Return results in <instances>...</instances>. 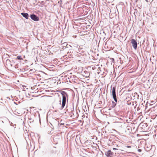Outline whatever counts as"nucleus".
Masks as SVG:
<instances>
[{"mask_svg": "<svg viewBox=\"0 0 157 157\" xmlns=\"http://www.w3.org/2000/svg\"><path fill=\"white\" fill-rule=\"evenodd\" d=\"M60 92L62 94V106L60 109H62L65 106L67 100V102L68 101V97L67 94L66 92L62 90L60 91Z\"/></svg>", "mask_w": 157, "mask_h": 157, "instance_id": "nucleus-1", "label": "nucleus"}, {"mask_svg": "<svg viewBox=\"0 0 157 157\" xmlns=\"http://www.w3.org/2000/svg\"><path fill=\"white\" fill-rule=\"evenodd\" d=\"M60 137L59 135H55L53 136V140L55 144H57L59 142Z\"/></svg>", "mask_w": 157, "mask_h": 157, "instance_id": "nucleus-2", "label": "nucleus"}, {"mask_svg": "<svg viewBox=\"0 0 157 157\" xmlns=\"http://www.w3.org/2000/svg\"><path fill=\"white\" fill-rule=\"evenodd\" d=\"M30 17L32 20L35 21H38L39 20V17L35 14H31Z\"/></svg>", "mask_w": 157, "mask_h": 157, "instance_id": "nucleus-3", "label": "nucleus"}, {"mask_svg": "<svg viewBox=\"0 0 157 157\" xmlns=\"http://www.w3.org/2000/svg\"><path fill=\"white\" fill-rule=\"evenodd\" d=\"M131 43L133 48L136 49L137 48V44L136 40L134 39H132L131 40Z\"/></svg>", "mask_w": 157, "mask_h": 157, "instance_id": "nucleus-4", "label": "nucleus"}, {"mask_svg": "<svg viewBox=\"0 0 157 157\" xmlns=\"http://www.w3.org/2000/svg\"><path fill=\"white\" fill-rule=\"evenodd\" d=\"M35 117V116L33 114H31L28 117V119L29 121L28 122V123L29 124L31 123L32 122H33L34 121V119Z\"/></svg>", "mask_w": 157, "mask_h": 157, "instance_id": "nucleus-5", "label": "nucleus"}, {"mask_svg": "<svg viewBox=\"0 0 157 157\" xmlns=\"http://www.w3.org/2000/svg\"><path fill=\"white\" fill-rule=\"evenodd\" d=\"M113 153L111 151L109 150L105 153V155L108 157H109L110 155H113Z\"/></svg>", "mask_w": 157, "mask_h": 157, "instance_id": "nucleus-6", "label": "nucleus"}, {"mask_svg": "<svg viewBox=\"0 0 157 157\" xmlns=\"http://www.w3.org/2000/svg\"><path fill=\"white\" fill-rule=\"evenodd\" d=\"M21 14L26 19H28L29 17V14L26 13H21Z\"/></svg>", "mask_w": 157, "mask_h": 157, "instance_id": "nucleus-7", "label": "nucleus"}, {"mask_svg": "<svg viewBox=\"0 0 157 157\" xmlns=\"http://www.w3.org/2000/svg\"><path fill=\"white\" fill-rule=\"evenodd\" d=\"M112 94L113 96H116V87H113L112 88Z\"/></svg>", "mask_w": 157, "mask_h": 157, "instance_id": "nucleus-8", "label": "nucleus"}, {"mask_svg": "<svg viewBox=\"0 0 157 157\" xmlns=\"http://www.w3.org/2000/svg\"><path fill=\"white\" fill-rule=\"evenodd\" d=\"M113 97L114 100L115 102H116L117 104H119V102L121 101V100H119V101H117L116 96H113Z\"/></svg>", "mask_w": 157, "mask_h": 157, "instance_id": "nucleus-9", "label": "nucleus"}, {"mask_svg": "<svg viewBox=\"0 0 157 157\" xmlns=\"http://www.w3.org/2000/svg\"><path fill=\"white\" fill-rule=\"evenodd\" d=\"M117 104V103H116V102H115L114 101H112V105H111L110 108H114L115 107V106H116Z\"/></svg>", "mask_w": 157, "mask_h": 157, "instance_id": "nucleus-10", "label": "nucleus"}, {"mask_svg": "<svg viewBox=\"0 0 157 157\" xmlns=\"http://www.w3.org/2000/svg\"><path fill=\"white\" fill-rule=\"evenodd\" d=\"M17 59L19 60H21L22 59L21 56H18L17 57Z\"/></svg>", "mask_w": 157, "mask_h": 157, "instance_id": "nucleus-11", "label": "nucleus"}, {"mask_svg": "<svg viewBox=\"0 0 157 157\" xmlns=\"http://www.w3.org/2000/svg\"><path fill=\"white\" fill-rule=\"evenodd\" d=\"M116 151H115V153H120V151H121V150H119H119H116Z\"/></svg>", "mask_w": 157, "mask_h": 157, "instance_id": "nucleus-12", "label": "nucleus"}, {"mask_svg": "<svg viewBox=\"0 0 157 157\" xmlns=\"http://www.w3.org/2000/svg\"><path fill=\"white\" fill-rule=\"evenodd\" d=\"M113 150H119V149L118 148H113Z\"/></svg>", "mask_w": 157, "mask_h": 157, "instance_id": "nucleus-13", "label": "nucleus"}, {"mask_svg": "<svg viewBox=\"0 0 157 157\" xmlns=\"http://www.w3.org/2000/svg\"><path fill=\"white\" fill-rule=\"evenodd\" d=\"M126 147H127V148H131V146H128V145H127V146H126Z\"/></svg>", "mask_w": 157, "mask_h": 157, "instance_id": "nucleus-14", "label": "nucleus"}, {"mask_svg": "<svg viewBox=\"0 0 157 157\" xmlns=\"http://www.w3.org/2000/svg\"><path fill=\"white\" fill-rule=\"evenodd\" d=\"M14 67L15 68H17V65H15Z\"/></svg>", "mask_w": 157, "mask_h": 157, "instance_id": "nucleus-15", "label": "nucleus"}, {"mask_svg": "<svg viewBox=\"0 0 157 157\" xmlns=\"http://www.w3.org/2000/svg\"><path fill=\"white\" fill-rule=\"evenodd\" d=\"M138 151L139 152H140L141 151V150L140 149H138Z\"/></svg>", "mask_w": 157, "mask_h": 157, "instance_id": "nucleus-16", "label": "nucleus"}, {"mask_svg": "<svg viewBox=\"0 0 157 157\" xmlns=\"http://www.w3.org/2000/svg\"><path fill=\"white\" fill-rule=\"evenodd\" d=\"M57 124H59V121H57Z\"/></svg>", "mask_w": 157, "mask_h": 157, "instance_id": "nucleus-17", "label": "nucleus"}, {"mask_svg": "<svg viewBox=\"0 0 157 157\" xmlns=\"http://www.w3.org/2000/svg\"><path fill=\"white\" fill-rule=\"evenodd\" d=\"M112 60L113 61H114V59L113 58H112Z\"/></svg>", "mask_w": 157, "mask_h": 157, "instance_id": "nucleus-18", "label": "nucleus"}, {"mask_svg": "<svg viewBox=\"0 0 157 157\" xmlns=\"http://www.w3.org/2000/svg\"><path fill=\"white\" fill-rule=\"evenodd\" d=\"M60 101V103H59V104H60V105H61V101Z\"/></svg>", "mask_w": 157, "mask_h": 157, "instance_id": "nucleus-19", "label": "nucleus"}, {"mask_svg": "<svg viewBox=\"0 0 157 157\" xmlns=\"http://www.w3.org/2000/svg\"><path fill=\"white\" fill-rule=\"evenodd\" d=\"M43 1H42L40 2V4H41L42 3H43Z\"/></svg>", "mask_w": 157, "mask_h": 157, "instance_id": "nucleus-20", "label": "nucleus"}, {"mask_svg": "<svg viewBox=\"0 0 157 157\" xmlns=\"http://www.w3.org/2000/svg\"><path fill=\"white\" fill-rule=\"evenodd\" d=\"M38 3H39L40 4V2H38Z\"/></svg>", "mask_w": 157, "mask_h": 157, "instance_id": "nucleus-21", "label": "nucleus"}, {"mask_svg": "<svg viewBox=\"0 0 157 157\" xmlns=\"http://www.w3.org/2000/svg\"><path fill=\"white\" fill-rule=\"evenodd\" d=\"M105 45L106 44V43H105Z\"/></svg>", "mask_w": 157, "mask_h": 157, "instance_id": "nucleus-22", "label": "nucleus"}, {"mask_svg": "<svg viewBox=\"0 0 157 157\" xmlns=\"http://www.w3.org/2000/svg\"><path fill=\"white\" fill-rule=\"evenodd\" d=\"M9 61V60H7V61Z\"/></svg>", "mask_w": 157, "mask_h": 157, "instance_id": "nucleus-23", "label": "nucleus"}]
</instances>
